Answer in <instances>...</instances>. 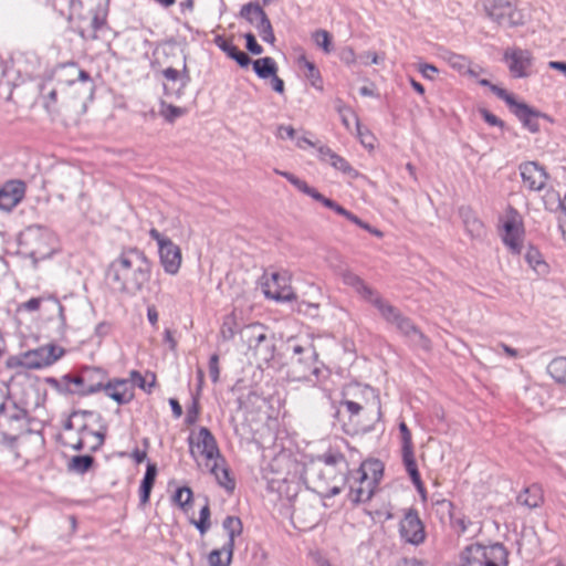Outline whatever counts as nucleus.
<instances>
[{"mask_svg":"<svg viewBox=\"0 0 566 566\" xmlns=\"http://www.w3.org/2000/svg\"><path fill=\"white\" fill-rule=\"evenodd\" d=\"M153 263L137 248H126L108 264L106 279L124 294L136 296L145 291L151 277Z\"/></svg>","mask_w":566,"mask_h":566,"instance_id":"f257e3e1","label":"nucleus"},{"mask_svg":"<svg viewBox=\"0 0 566 566\" xmlns=\"http://www.w3.org/2000/svg\"><path fill=\"white\" fill-rule=\"evenodd\" d=\"M102 416L95 411H74L64 424L66 431L75 430L67 437L66 444L76 451H96L103 444L106 427L101 423Z\"/></svg>","mask_w":566,"mask_h":566,"instance_id":"f03ea898","label":"nucleus"},{"mask_svg":"<svg viewBox=\"0 0 566 566\" xmlns=\"http://www.w3.org/2000/svg\"><path fill=\"white\" fill-rule=\"evenodd\" d=\"M109 0H76L72 3V11L77 13L80 24L78 34L86 41L97 40L99 32L106 28Z\"/></svg>","mask_w":566,"mask_h":566,"instance_id":"7ed1b4c3","label":"nucleus"},{"mask_svg":"<svg viewBox=\"0 0 566 566\" xmlns=\"http://www.w3.org/2000/svg\"><path fill=\"white\" fill-rule=\"evenodd\" d=\"M293 357L289 368V378L293 381H318L325 377V367L318 360V354L312 344L292 345Z\"/></svg>","mask_w":566,"mask_h":566,"instance_id":"20e7f679","label":"nucleus"},{"mask_svg":"<svg viewBox=\"0 0 566 566\" xmlns=\"http://www.w3.org/2000/svg\"><path fill=\"white\" fill-rule=\"evenodd\" d=\"M509 552L501 543L489 546L468 545L460 555L459 566H507Z\"/></svg>","mask_w":566,"mask_h":566,"instance_id":"39448f33","label":"nucleus"},{"mask_svg":"<svg viewBox=\"0 0 566 566\" xmlns=\"http://www.w3.org/2000/svg\"><path fill=\"white\" fill-rule=\"evenodd\" d=\"M382 472L384 465L380 461L364 462L357 471L358 486H350V500L355 503H364L370 500L382 478Z\"/></svg>","mask_w":566,"mask_h":566,"instance_id":"423d86ee","label":"nucleus"},{"mask_svg":"<svg viewBox=\"0 0 566 566\" xmlns=\"http://www.w3.org/2000/svg\"><path fill=\"white\" fill-rule=\"evenodd\" d=\"M306 473L312 480L317 492L327 496L337 495L345 485V471L334 469V467L313 464Z\"/></svg>","mask_w":566,"mask_h":566,"instance_id":"0eeeda50","label":"nucleus"},{"mask_svg":"<svg viewBox=\"0 0 566 566\" xmlns=\"http://www.w3.org/2000/svg\"><path fill=\"white\" fill-rule=\"evenodd\" d=\"M106 374L101 368H85L80 375L69 377L70 390L78 395L103 391Z\"/></svg>","mask_w":566,"mask_h":566,"instance_id":"6e6552de","label":"nucleus"},{"mask_svg":"<svg viewBox=\"0 0 566 566\" xmlns=\"http://www.w3.org/2000/svg\"><path fill=\"white\" fill-rule=\"evenodd\" d=\"M398 532L401 542L413 546L421 545L427 537L424 524L415 509L405 511L398 525Z\"/></svg>","mask_w":566,"mask_h":566,"instance_id":"1a4fd4ad","label":"nucleus"},{"mask_svg":"<svg viewBox=\"0 0 566 566\" xmlns=\"http://www.w3.org/2000/svg\"><path fill=\"white\" fill-rule=\"evenodd\" d=\"M240 17L253 24L259 32L261 39L270 44L275 41V35L271 21L259 3H247L240 10Z\"/></svg>","mask_w":566,"mask_h":566,"instance_id":"9d476101","label":"nucleus"},{"mask_svg":"<svg viewBox=\"0 0 566 566\" xmlns=\"http://www.w3.org/2000/svg\"><path fill=\"white\" fill-rule=\"evenodd\" d=\"M43 302L49 303L50 311L56 313V319L54 321L55 333L63 336L67 329L66 316L64 306L53 295H42L40 297H32L27 302L19 305V311L35 312L40 308Z\"/></svg>","mask_w":566,"mask_h":566,"instance_id":"9b49d317","label":"nucleus"},{"mask_svg":"<svg viewBox=\"0 0 566 566\" xmlns=\"http://www.w3.org/2000/svg\"><path fill=\"white\" fill-rule=\"evenodd\" d=\"M63 354V349L54 345L41 346L24 353L20 365L29 369H40L55 363Z\"/></svg>","mask_w":566,"mask_h":566,"instance_id":"f8f14e48","label":"nucleus"},{"mask_svg":"<svg viewBox=\"0 0 566 566\" xmlns=\"http://www.w3.org/2000/svg\"><path fill=\"white\" fill-rule=\"evenodd\" d=\"M486 15L501 25H515L518 23V13L513 4L506 0H483Z\"/></svg>","mask_w":566,"mask_h":566,"instance_id":"ddd939ff","label":"nucleus"},{"mask_svg":"<svg viewBox=\"0 0 566 566\" xmlns=\"http://www.w3.org/2000/svg\"><path fill=\"white\" fill-rule=\"evenodd\" d=\"M502 240L512 253H521L524 228L516 212H512L505 219L502 226Z\"/></svg>","mask_w":566,"mask_h":566,"instance_id":"4468645a","label":"nucleus"},{"mask_svg":"<svg viewBox=\"0 0 566 566\" xmlns=\"http://www.w3.org/2000/svg\"><path fill=\"white\" fill-rule=\"evenodd\" d=\"M28 237L33 244L32 256L44 259L52 254L55 238L49 229L40 226L32 227L28 230Z\"/></svg>","mask_w":566,"mask_h":566,"instance_id":"2eb2a0df","label":"nucleus"},{"mask_svg":"<svg viewBox=\"0 0 566 566\" xmlns=\"http://www.w3.org/2000/svg\"><path fill=\"white\" fill-rule=\"evenodd\" d=\"M520 175L525 188L531 191H541L548 179L543 166L536 161H525L518 166Z\"/></svg>","mask_w":566,"mask_h":566,"instance_id":"dca6fc26","label":"nucleus"},{"mask_svg":"<svg viewBox=\"0 0 566 566\" xmlns=\"http://www.w3.org/2000/svg\"><path fill=\"white\" fill-rule=\"evenodd\" d=\"M287 277L284 274L274 272L263 282V292L268 298L275 301H292L295 295L287 283Z\"/></svg>","mask_w":566,"mask_h":566,"instance_id":"f3484780","label":"nucleus"},{"mask_svg":"<svg viewBox=\"0 0 566 566\" xmlns=\"http://www.w3.org/2000/svg\"><path fill=\"white\" fill-rule=\"evenodd\" d=\"M504 60L514 77H527L531 74L532 55L522 49H507L504 52Z\"/></svg>","mask_w":566,"mask_h":566,"instance_id":"a211bd4d","label":"nucleus"},{"mask_svg":"<svg viewBox=\"0 0 566 566\" xmlns=\"http://www.w3.org/2000/svg\"><path fill=\"white\" fill-rule=\"evenodd\" d=\"M104 394L118 405H127L134 399V385L125 378L106 380Z\"/></svg>","mask_w":566,"mask_h":566,"instance_id":"6ab92c4d","label":"nucleus"},{"mask_svg":"<svg viewBox=\"0 0 566 566\" xmlns=\"http://www.w3.org/2000/svg\"><path fill=\"white\" fill-rule=\"evenodd\" d=\"M160 264L167 274L175 275L181 265L180 248L172 241L160 244L158 249Z\"/></svg>","mask_w":566,"mask_h":566,"instance_id":"aec40b11","label":"nucleus"},{"mask_svg":"<svg viewBox=\"0 0 566 566\" xmlns=\"http://www.w3.org/2000/svg\"><path fill=\"white\" fill-rule=\"evenodd\" d=\"M190 446H196L202 455H205L208 460H213L214 458H220V451L216 441V438L211 433V431L201 427L196 437L189 438Z\"/></svg>","mask_w":566,"mask_h":566,"instance_id":"412c9836","label":"nucleus"},{"mask_svg":"<svg viewBox=\"0 0 566 566\" xmlns=\"http://www.w3.org/2000/svg\"><path fill=\"white\" fill-rule=\"evenodd\" d=\"M340 277L344 284L353 287L355 292L370 305L375 304L376 300L380 296V294L377 291H375V289L366 284L360 276H358L350 270L342 271Z\"/></svg>","mask_w":566,"mask_h":566,"instance_id":"4be33fe9","label":"nucleus"},{"mask_svg":"<svg viewBox=\"0 0 566 566\" xmlns=\"http://www.w3.org/2000/svg\"><path fill=\"white\" fill-rule=\"evenodd\" d=\"M24 197V184L22 181H9L0 189V209L10 211Z\"/></svg>","mask_w":566,"mask_h":566,"instance_id":"5701e85b","label":"nucleus"},{"mask_svg":"<svg viewBox=\"0 0 566 566\" xmlns=\"http://www.w3.org/2000/svg\"><path fill=\"white\" fill-rule=\"evenodd\" d=\"M63 70L66 72L67 78L66 80H59V84H66L70 86H73L77 83H80L84 87V92L92 95L94 92V84L90 76V74L80 69L76 64L71 63L69 65H65Z\"/></svg>","mask_w":566,"mask_h":566,"instance_id":"b1692460","label":"nucleus"},{"mask_svg":"<svg viewBox=\"0 0 566 566\" xmlns=\"http://www.w3.org/2000/svg\"><path fill=\"white\" fill-rule=\"evenodd\" d=\"M239 334L242 343L251 352L261 340L264 342V338L269 335L268 328L261 323L248 324L239 331Z\"/></svg>","mask_w":566,"mask_h":566,"instance_id":"393cba45","label":"nucleus"},{"mask_svg":"<svg viewBox=\"0 0 566 566\" xmlns=\"http://www.w3.org/2000/svg\"><path fill=\"white\" fill-rule=\"evenodd\" d=\"M513 114L522 122L523 126L532 133L539 129V113L525 103L517 102L510 107Z\"/></svg>","mask_w":566,"mask_h":566,"instance_id":"a878e982","label":"nucleus"},{"mask_svg":"<svg viewBox=\"0 0 566 566\" xmlns=\"http://www.w3.org/2000/svg\"><path fill=\"white\" fill-rule=\"evenodd\" d=\"M378 312L379 315L390 325L395 326L396 329L399 328L400 322L405 319V315L386 301L381 295L376 300L375 304H373Z\"/></svg>","mask_w":566,"mask_h":566,"instance_id":"bb28decb","label":"nucleus"},{"mask_svg":"<svg viewBox=\"0 0 566 566\" xmlns=\"http://www.w3.org/2000/svg\"><path fill=\"white\" fill-rule=\"evenodd\" d=\"M378 312L379 315L390 325L395 326L396 329L399 328L400 322L405 319V315L386 301L381 295L376 300L375 304H373Z\"/></svg>","mask_w":566,"mask_h":566,"instance_id":"cd10ccee","label":"nucleus"},{"mask_svg":"<svg viewBox=\"0 0 566 566\" xmlns=\"http://www.w3.org/2000/svg\"><path fill=\"white\" fill-rule=\"evenodd\" d=\"M397 331L407 336L416 346L426 350L430 348V340L417 328L410 318L405 317Z\"/></svg>","mask_w":566,"mask_h":566,"instance_id":"c85d7f7f","label":"nucleus"},{"mask_svg":"<svg viewBox=\"0 0 566 566\" xmlns=\"http://www.w3.org/2000/svg\"><path fill=\"white\" fill-rule=\"evenodd\" d=\"M318 158L321 161L326 163L334 167L335 169L344 172V174H352L354 172V169L348 164V161L334 153L329 147L322 146L318 148Z\"/></svg>","mask_w":566,"mask_h":566,"instance_id":"c756f323","label":"nucleus"},{"mask_svg":"<svg viewBox=\"0 0 566 566\" xmlns=\"http://www.w3.org/2000/svg\"><path fill=\"white\" fill-rule=\"evenodd\" d=\"M214 463L210 469V472L214 475L218 484L224 488L227 491L232 492L234 490L235 483L234 480L230 478L229 470L224 467V460L220 455V458H214Z\"/></svg>","mask_w":566,"mask_h":566,"instance_id":"7c9ffc66","label":"nucleus"},{"mask_svg":"<svg viewBox=\"0 0 566 566\" xmlns=\"http://www.w3.org/2000/svg\"><path fill=\"white\" fill-rule=\"evenodd\" d=\"M544 501L543 490L538 484H533L526 488L518 496L517 503L528 509H536L542 505Z\"/></svg>","mask_w":566,"mask_h":566,"instance_id":"2f4dec72","label":"nucleus"},{"mask_svg":"<svg viewBox=\"0 0 566 566\" xmlns=\"http://www.w3.org/2000/svg\"><path fill=\"white\" fill-rule=\"evenodd\" d=\"M403 465L410 475L412 483L421 492L422 481L415 459L413 448L401 449Z\"/></svg>","mask_w":566,"mask_h":566,"instance_id":"473e14b6","label":"nucleus"},{"mask_svg":"<svg viewBox=\"0 0 566 566\" xmlns=\"http://www.w3.org/2000/svg\"><path fill=\"white\" fill-rule=\"evenodd\" d=\"M231 543H224L220 549H213L209 556L210 566H229L233 556Z\"/></svg>","mask_w":566,"mask_h":566,"instance_id":"72a5a7b5","label":"nucleus"},{"mask_svg":"<svg viewBox=\"0 0 566 566\" xmlns=\"http://www.w3.org/2000/svg\"><path fill=\"white\" fill-rule=\"evenodd\" d=\"M157 474V468L154 463H149L147 465L145 475L143 478L140 490H139V496L140 502L143 504L147 503L149 501L150 492L155 483V478Z\"/></svg>","mask_w":566,"mask_h":566,"instance_id":"f704fd0d","label":"nucleus"},{"mask_svg":"<svg viewBox=\"0 0 566 566\" xmlns=\"http://www.w3.org/2000/svg\"><path fill=\"white\" fill-rule=\"evenodd\" d=\"M450 518L451 526L459 535L469 534L470 536H474L480 531V527H475L474 523L464 515L451 514Z\"/></svg>","mask_w":566,"mask_h":566,"instance_id":"c9c22d12","label":"nucleus"},{"mask_svg":"<svg viewBox=\"0 0 566 566\" xmlns=\"http://www.w3.org/2000/svg\"><path fill=\"white\" fill-rule=\"evenodd\" d=\"M274 350L275 345L273 337L268 335L264 342L261 340L260 344L252 349V353L259 361L269 363L274 357Z\"/></svg>","mask_w":566,"mask_h":566,"instance_id":"e433bc0d","label":"nucleus"},{"mask_svg":"<svg viewBox=\"0 0 566 566\" xmlns=\"http://www.w3.org/2000/svg\"><path fill=\"white\" fill-rule=\"evenodd\" d=\"M253 70L260 78H269L277 71L275 61L272 57H262L253 62Z\"/></svg>","mask_w":566,"mask_h":566,"instance_id":"4c0bfd02","label":"nucleus"},{"mask_svg":"<svg viewBox=\"0 0 566 566\" xmlns=\"http://www.w3.org/2000/svg\"><path fill=\"white\" fill-rule=\"evenodd\" d=\"M442 57L450 67H452L461 75H464L465 71H470L471 61L464 55L448 51L443 53Z\"/></svg>","mask_w":566,"mask_h":566,"instance_id":"58836bf2","label":"nucleus"},{"mask_svg":"<svg viewBox=\"0 0 566 566\" xmlns=\"http://www.w3.org/2000/svg\"><path fill=\"white\" fill-rule=\"evenodd\" d=\"M547 373L557 382L566 380V357H556L547 366Z\"/></svg>","mask_w":566,"mask_h":566,"instance_id":"ea45409f","label":"nucleus"},{"mask_svg":"<svg viewBox=\"0 0 566 566\" xmlns=\"http://www.w3.org/2000/svg\"><path fill=\"white\" fill-rule=\"evenodd\" d=\"M222 527L228 534V541L226 543H231L234 548V538L242 533L241 520L235 516H227L222 523Z\"/></svg>","mask_w":566,"mask_h":566,"instance_id":"a19ab883","label":"nucleus"},{"mask_svg":"<svg viewBox=\"0 0 566 566\" xmlns=\"http://www.w3.org/2000/svg\"><path fill=\"white\" fill-rule=\"evenodd\" d=\"M317 464L321 465H331L334 467V469H338L342 471H347V461L340 452H327L323 454L319 459Z\"/></svg>","mask_w":566,"mask_h":566,"instance_id":"79ce46f5","label":"nucleus"},{"mask_svg":"<svg viewBox=\"0 0 566 566\" xmlns=\"http://www.w3.org/2000/svg\"><path fill=\"white\" fill-rule=\"evenodd\" d=\"M94 464V458L92 455H75L69 462V470L78 474H84Z\"/></svg>","mask_w":566,"mask_h":566,"instance_id":"37998d69","label":"nucleus"},{"mask_svg":"<svg viewBox=\"0 0 566 566\" xmlns=\"http://www.w3.org/2000/svg\"><path fill=\"white\" fill-rule=\"evenodd\" d=\"M525 260L528 265L536 272H541L546 268L545 262L542 259L539 251L533 247H530L525 253Z\"/></svg>","mask_w":566,"mask_h":566,"instance_id":"c03bdc74","label":"nucleus"},{"mask_svg":"<svg viewBox=\"0 0 566 566\" xmlns=\"http://www.w3.org/2000/svg\"><path fill=\"white\" fill-rule=\"evenodd\" d=\"M237 321L234 314L224 317L220 334L224 340H231L237 334Z\"/></svg>","mask_w":566,"mask_h":566,"instance_id":"a18cd8bd","label":"nucleus"},{"mask_svg":"<svg viewBox=\"0 0 566 566\" xmlns=\"http://www.w3.org/2000/svg\"><path fill=\"white\" fill-rule=\"evenodd\" d=\"M462 216L464 217L467 230L472 235L480 237L483 233V223L475 217L471 216V211L469 209H467L465 212H462Z\"/></svg>","mask_w":566,"mask_h":566,"instance_id":"49530a36","label":"nucleus"},{"mask_svg":"<svg viewBox=\"0 0 566 566\" xmlns=\"http://www.w3.org/2000/svg\"><path fill=\"white\" fill-rule=\"evenodd\" d=\"M276 172L280 174L281 176L285 177L293 186H295L303 193L312 197L316 192L315 188L308 186L304 180L297 178L293 174H290L286 171H277V170H276Z\"/></svg>","mask_w":566,"mask_h":566,"instance_id":"de8ad7c7","label":"nucleus"},{"mask_svg":"<svg viewBox=\"0 0 566 566\" xmlns=\"http://www.w3.org/2000/svg\"><path fill=\"white\" fill-rule=\"evenodd\" d=\"M186 114V109L171 104H161L160 115L169 123Z\"/></svg>","mask_w":566,"mask_h":566,"instance_id":"09e8293b","label":"nucleus"},{"mask_svg":"<svg viewBox=\"0 0 566 566\" xmlns=\"http://www.w3.org/2000/svg\"><path fill=\"white\" fill-rule=\"evenodd\" d=\"M210 509L209 504L206 503L200 510L199 521L193 522L196 527L201 534H205L210 528Z\"/></svg>","mask_w":566,"mask_h":566,"instance_id":"8fccbe9b","label":"nucleus"},{"mask_svg":"<svg viewBox=\"0 0 566 566\" xmlns=\"http://www.w3.org/2000/svg\"><path fill=\"white\" fill-rule=\"evenodd\" d=\"M337 112H338V114L340 116L343 125L347 129H350V120L355 122L356 125L359 124L358 123V118H357L356 114L352 111V108H349V107H347L345 105H338L337 106Z\"/></svg>","mask_w":566,"mask_h":566,"instance_id":"3c124183","label":"nucleus"},{"mask_svg":"<svg viewBox=\"0 0 566 566\" xmlns=\"http://www.w3.org/2000/svg\"><path fill=\"white\" fill-rule=\"evenodd\" d=\"M313 40L322 48L326 53L331 52V35L325 30H317L313 33Z\"/></svg>","mask_w":566,"mask_h":566,"instance_id":"603ef678","label":"nucleus"},{"mask_svg":"<svg viewBox=\"0 0 566 566\" xmlns=\"http://www.w3.org/2000/svg\"><path fill=\"white\" fill-rule=\"evenodd\" d=\"M191 499H192V491H191V489H189L187 486L177 489V491L174 495L175 502L182 509H185L186 505L190 503Z\"/></svg>","mask_w":566,"mask_h":566,"instance_id":"864d4df0","label":"nucleus"},{"mask_svg":"<svg viewBox=\"0 0 566 566\" xmlns=\"http://www.w3.org/2000/svg\"><path fill=\"white\" fill-rule=\"evenodd\" d=\"M151 377H153V381L148 385V388H147L145 378L137 370H132L129 373V378L127 380L132 381V384L134 385V388L137 386L140 389L150 391V387H153L155 385V375H151Z\"/></svg>","mask_w":566,"mask_h":566,"instance_id":"5fc2aeb1","label":"nucleus"},{"mask_svg":"<svg viewBox=\"0 0 566 566\" xmlns=\"http://www.w3.org/2000/svg\"><path fill=\"white\" fill-rule=\"evenodd\" d=\"M491 91L501 99H503L510 107H512L513 105H515L516 103V99L514 97V95L510 94L509 92H506L504 88L497 86V85H492L491 86Z\"/></svg>","mask_w":566,"mask_h":566,"instance_id":"6e6d98bb","label":"nucleus"},{"mask_svg":"<svg viewBox=\"0 0 566 566\" xmlns=\"http://www.w3.org/2000/svg\"><path fill=\"white\" fill-rule=\"evenodd\" d=\"M399 431L401 434V449L413 448L411 432L406 422L401 421L399 423Z\"/></svg>","mask_w":566,"mask_h":566,"instance_id":"4d7b16f0","label":"nucleus"},{"mask_svg":"<svg viewBox=\"0 0 566 566\" xmlns=\"http://www.w3.org/2000/svg\"><path fill=\"white\" fill-rule=\"evenodd\" d=\"M209 375L213 382H217L220 377L219 368V356L217 354L211 355L209 359Z\"/></svg>","mask_w":566,"mask_h":566,"instance_id":"13d9d810","label":"nucleus"},{"mask_svg":"<svg viewBox=\"0 0 566 566\" xmlns=\"http://www.w3.org/2000/svg\"><path fill=\"white\" fill-rule=\"evenodd\" d=\"M217 46L222 50L230 57L231 54L238 49L232 42L223 39L222 36H217L214 40Z\"/></svg>","mask_w":566,"mask_h":566,"instance_id":"bf43d9fd","label":"nucleus"},{"mask_svg":"<svg viewBox=\"0 0 566 566\" xmlns=\"http://www.w3.org/2000/svg\"><path fill=\"white\" fill-rule=\"evenodd\" d=\"M358 59L364 65L379 64L384 60L376 52L370 51L361 53Z\"/></svg>","mask_w":566,"mask_h":566,"instance_id":"052dcab7","label":"nucleus"},{"mask_svg":"<svg viewBox=\"0 0 566 566\" xmlns=\"http://www.w3.org/2000/svg\"><path fill=\"white\" fill-rule=\"evenodd\" d=\"M244 38H245V41H247V49L252 54L259 55V54H261L263 52L262 46L256 42L255 36L252 33H247L244 35Z\"/></svg>","mask_w":566,"mask_h":566,"instance_id":"680f3d73","label":"nucleus"},{"mask_svg":"<svg viewBox=\"0 0 566 566\" xmlns=\"http://www.w3.org/2000/svg\"><path fill=\"white\" fill-rule=\"evenodd\" d=\"M340 406L346 409V411L350 415V417L359 415V412L363 409L361 403H359L357 401L349 400V399L343 400L340 402Z\"/></svg>","mask_w":566,"mask_h":566,"instance_id":"e2e57ef3","label":"nucleus"},{"mask_svg":"<svg viewBox=\"0 0 566 566\" xmlns=\"http://www.w3.org/2000/svg\"><path fill=\"white\" fill-rule=\"evenodd\" d=\"M480 114L489 125L503 127L504 123L488 109L482 108Z\"/></svg>","mask_w":566,"mask_h":566,"instance_id":"0e129e2a","label":"nucleus"},{"mask_svg":"<svg viewBox=\"0 0 566 566\" xmlns=\"http://www.w3.org/2000/svg\"><path fill=\"white\" fill-rule=\"evenodd\" d=\"M230 57L233 59L241 67H247L251 63L249 55L239 49H237Z\"/></svg>","mask_w":566,"mask_h":566,"instance_id":"69168bd1","label":"nucleus"},{"mask_svg":"<svg viewBox=\"0 0 566 566\" xmlns=\"http://www.w3.org/2000/svg\"><path fill=\"white\" fill-rule=\"evenodd\" d=\"M190 82V75L187 67L186 60L184 61L182 71L180 73V88L176 92L177 96H180L182 94V90L189 84Z\"/></svg>","mask_w":566,"mask_h":566,"instance_id":"338daca9","label":"nucleus"},{"mask_svg":"<svg viewBox=\"0 0 566 566\" xmlns=\"http://www.w3.org/2000/svg\"><path fill=\"white\" fill-rule=\"evenodd\" d=\"M277 137L282 138V139H284V138L294 139L295 138V129L289 125H280L277 127Z\"/></svg>","mask_w":566,"mask_h":566,"instance_id":"774afa93","label":"nucleus"}]
</instances>
